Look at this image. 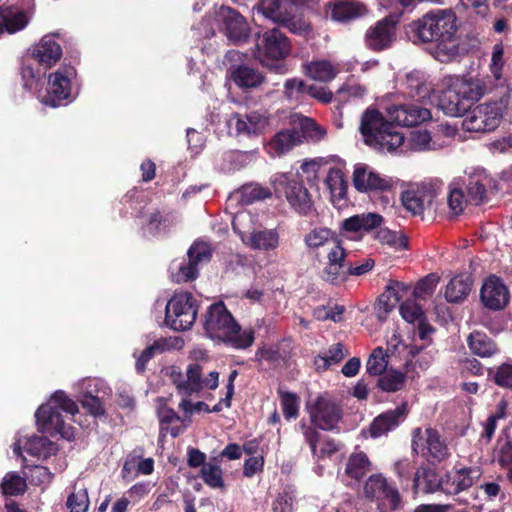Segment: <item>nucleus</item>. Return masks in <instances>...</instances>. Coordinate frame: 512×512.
<instances>
[{
    "label": "nucleus",
    "mask_w": 512,
    "mask_h": 512,
    "mask_svg": "<svg viewBox=\"0 0 512 512\" xmlns=\"http://www.w3.org/2000/svg\"><path fill=\"white\" fill-rule=\"evenodd\" d=\"M376 239L396 250H403L408 246V239L404 234L391 231L387 228L379 229L376 232Z\"/></svg>",
    "instance_id": "nucleus-49"
},
{
    "label": "nucleus",
    "mask_w": 512,
    "mask_h": 512,
    "mask_svg": "<svg viewBox=\"0 0 512 512\" xmlns=\"http://www.w3.org/2000/svg\"><path fill=\"white\" fill-rule=\"evenodd\" d=\"M206 335L235 349L249 348L255 339L252 327L242 328L223 302L211 304L204 315Z\"/></svg>",
    "instance_id": "nucleus-4"
},
{
    "label": "nucleus",
    "mask_w": 512,
    "mask_h": 512,
    "mask_svg": "<svg viewBox=\"0 0 512 512\" xmlns=\"http://www.w3.org/2000/svg\"><path fill=\"white\" fill-rule=\"evenodd\" d=\"M400 314L402 318L409 323L418 324L426 319L424 311L414 300L403 302L400 305Z\"/></svg>",
    "instance_id": "nucleus-53"
},
{
    "label": "nucleus",
    "mask_w": 512,
    "mask_h": 512,
    "mask_svg": "<svg viewBox=\"0 0 512 512\" xmlns=\"http://www.w3.org/2000/svg\"><path fill=\"white\" fill-rule=\"evenodd\" d=\"M403 93L419 102L426 99L431 101L432 86L427 81V77L420 71H412L406 75L403 83Z\"/></svg>",
    "instance_id": "nucleus-28"
},
{
    "label": "nucleus",
    "mask_w": 512,
    "mask_h": 512,
    "mask_svg": "<svg viewBox=\"0 0 512 512\" xmlns=\"http://www.w3.org/2000/svg\"><path fill=\"white\" fill-rule=\"evenodd\" d=\"M370 470L371 462L367 455L364 452H355L350 455L345 472L350 478L358 482Z\"/></svg>",
    "instance_id": "nucleus-40"
},
{
    "label": "nucleus",
    "mask_w": 512,
    "mask_h": 512,
    "mask_svg": "<svg viewBox=\"0 0 512 512\" xmlns=\"http://www.w3.org/2000/svg\"><path fill=\"white\" fill-rule=\"evenodd\" d=\"M482 470L478 466H455L451 472L444 477L443 492L456 495L470 488L480 479Z\"/></svg>",
    "instance_id": "nucleus-20"
},
{
    "label": "nucleus",
    "mask_w": 512,
    "mask_h": 512,
    "mask_svg": "<svg viewBox=\"0 0 512 512\" xmlns=\"http://www.w3.org/2000/svg\"><path fill=\"white\" fill-rule=\"evenodd\" d=\"M439 278L435 274H429L421 279L415 286L413 294L416 298H424L435 290Z\"/></svg>",
    "instance_id": "nucleus-58"
},
{
    "label": "nucleus",
    "mask_w": 512,
    "mask_h": 512,
    "mask_svg": "<svg viewBox=\"0 0 512 512\" xmlns=\"http://www.w3.org/2000/svg\"><path fill=\"white\" fill-rule=\"evenodd\" d=\"M397 17L388 16L370 27L365 35L369 48L379 51L390 47L396 38Z\"/></svg>",
    "instance_id": "nucleus-21"
},
{
    "label": "nucleus",
    "mask_w": 512,
    "mask_h": 512,
    "mask_svg": "<svg viewBox=\"0 0 512 512\" xmlns=\"http://www.w3.org/2000/svg\"><path fill=\"white\" fill-rule=\"evenodd\" d=\"M215 19L205 17L196 27L200 37L210 38L215 35L216 27L223 31L227 38L239 44L245 42L249 36V26L245 19L234 9L220 6L215 9Z\"/></svg>",
    "instance_id": "nucleus-9"
},
{
    "label": "nucleus",
    "mask_w": 512,
    "mask_h": 512,
    "mask_svg": "<svg viewBox=\"0 0 512 512\" xmlns=\"http://www.w3.org/2000/svg\"><path fill=\"white\" fill-rule=\"evenodd\" d=\"M61 411L74 416L78 413V406L63 391H56L45 404L37 409L36 424L43 433L52 437L60 435L62 438L71 440L74 438V430L65 423Z\"/></svg>",
    "instance_id": "nucleus-6"
},
{
    "label": "nucleus",
    "mask_w": 512,
    "mask_h": 512,
    "mask_svg": "<svg viewBox=\"0 0 512 512\" xmlns=\"http://www.w3.org/2000/svg\"><path fill=\"white\" fill-rule=\"evenodd\" d=\"M388 366V354L382 347L375 348L370 354L367 363L366 371L373 376L382 375Z\"/></svg>",
    "instance_id": "nucleus-45"
},
{
    "label": "nucleus",
    "mask_w": 512,
    "mask_h": 512,
    "mask_svg": "<svg viewBox=\"0 0 512 512\" xmlns=\"http://www.w3.org/2000/svg\"><path fill=\"white\" fill-rule=\"evenodd\" d=\"M444 477H440L433 469L420 467L413 479V489L416 493H432L443 491Z\"/></svg>",
    "instance_id": "nucleus-32"
},
{
    "label": "nucleus",
    "mask_w": 512,
    "mask_h": 512,
    "mask_svg": "<svg viewBox=\"0 0 512 512\" xmlns=\"http://www.w3.org/2000/svg\"><path fill=\"white\" fill-rule=\"evenodd\" d=\"M282 26L288 28L291 32L299 35H307L311 31L310 24L303 18L297 16V12L289 15V20L283 22Z\"/></svg>",
    "instance_id": "nucleus-60"
},
{
    "label": "nucleus",
    "mask_w": 512,
    "mask_h": 512,
    "mask_svg": "<svg viewBox=\"0 0 512 512\" xmlns=\"http://www.w3.org/2000/svg\"><path fill=\"white\" fill-rule=\"evenodd\" d=\"M331 18L338 22H348L366 13L365 7L352 0L335 2L329 6Z\"/></svg>",
    "instance_id": "nucleus-34"
},
{
    "label": "nucleus",
    "mask_w": 512,
    "mask_h": 512,
    "mask_svg": "<svg viewBox=\"0 0 512 512\" xmlns=\"http://www.w3.org/2000/svg\"><path fill=\"white\" fill-rule=\"evenodd\" d=\"M291 121L295 126L300 128L301 139L307 138L313 141H318L322 139L326 133L325 129L319 126L311 118L294 114L291 116Z\"/></svg>",
    "instance_id": "nucleus-38"
},
{
    "label": "nucleus",
    "mask_w": 512,
    "mask_h": 512,
    "mask_svg": "<svg viewBox=\"0 0 512 512\" xmlns=\"http://www.w3.org/2000/svg\"><path fill=\"white\" fill-rule=\"evenodd\" d=\"M412 450L420 454L430 464L437 465L450 457V451L445 439L432 428H416L412 434Z\"/></svg>",
    "instance_id": "nucleus-14"
},
{
    "label": "nucleus",
    "mask_w": 512,
    "mask_h": 512,
    "mask_svg": "<svg viewBox=\"0 0 512 512\" xmlns=\"http://www.w3.org/2000/svg\"><path fill=\"white\" fill-rule=\"evenodd\" d=\"M233 230L239 233L242 241L253 250L270 252L279 247L280 237L277 229H255L248 235H245L238 231L234 220Z\"/></svg>",
    "instance_id": "nucleus-25"
},
{
    "label": "nucleus",
    "mask_w": 512,
    "mask_h": 512,
    "mask_svg": "<svg viewBox=\"0 0 512 512\" xmlns=\"http://www.w3.org/2000/svg\"><path fill=\"white\" fill-rule=\"evenodd\" d=\"M281 406L287 420L296 419L299 415V397L291 392H280Z\"/></svg>",
    "instance_id": "nucleus-52"
},
{
    "label": "nucleus",
    "mask_w": 512,
    "mask_h": 512,
    "mask_svg": "<svg viewBox=\"0 0 512 512\" xmlns=\"http://www.w3.org/2000/svg\"><path fill=\"white\" fill-rule=\"evenodd\" d=\"M198 305L189 292L175 293L165 308V324L175 331L189 330L197 317Z\"/></svg>",
    "instance_id": "nucleus-13"
},
{
    "label": "nucleus",
    "mask_w": 512,
    "mask_h": 512,
    "mask_svg": "<svg viewBox=\"0 0 512 512\" xmlns=\"http://www.w3.org/2000/svg\"><path fill=\"white\" fill-rule=\"evenodd\" d=\"M62 56V48L55 40V35L49 34L43 36L40 41L33 46L31 50V58L23 61L32 63L37 62L44 69H48L55 65Z\"/></svg>",
    "instance_id": "nucleus-22"
},
{
    "label": "nucleus",
    "mask_w": 512,
    "mask_h": 512,
    "mask_svg": "<svg viewBox=\"0 0 512 512\" xmlns=\"http://www.w3.org/2000/svg\"><path fill=\"white\" fill-rule=\"evenodd\" d=\"M227 124L230 131H234L236 135L255 136L265 131L269 125V118L259 111L236 113L229 118Z\"/></svg>",
    "instance_id": "nucleus-19"
},
{
    "label": "nucleus",
    "mask_w": 512,
    "mask_h": 512,
    "mask_svg": "<svg viewBox=\"0 0 512 512\" xmlns=\"http://www.w3.org/2000/svg\"><path fill=\"white\" fill-rule=\"evenodd\" d=\"M69 512H87L89 508L88 492L85 488L72 492L66 502Z\"/></svg>",
    "instance_id": "nucleus-51"
},
{
    "label": "nucleus",
    "mask_w": 512,
    "mask_h": 512,
    "mask_svg": "<svg viewBox=\"0 0 512 512\" xmlns=\"http://www.w3.org/2000/svg\"><path fill=\"white\" fill-rule=\"evenodd\" d=\"M79 401L82 404V407L86 409L93 416H101L104 414L105 410L103 404L100 400L99 394L90 395L83 394L79 395Z\"/></svg>",
    "instance_id": "nucleus-59"
},
{
    "label": "nucleus",
    "mask_w": 512,
    "mask_h": 512,
    "mask_svg": "<svg viewBox=\"0 0 512 512\" xmlns=\"http://www.w3.org/2000/svg\"><path fill=\"white\" fill-rule=\"evenodd\" d=\"M433 200V191L425 187L408 189L402 194L404 207L413 215H421L432 204Z\"/></svg>",
    "instance_id": "nucleus-29"
},
{
    "label": "nucleus",
    "mask_w": 512,
    "mask_h": 512,
    "mask_svg": "<svg viewBox=\"0 0 512 512\" xmlns=\"http://www.w3.org/2000/svg\"><path fill=\"white\" fill-rule=\"evenodd\" d=\"M299 427L305 442L311 449L313 457L317 460L331 457L339 450V445L331 438L326 437L320 441L321 435L312 425L301 422Z\"/></svg>",
    "instance_id": "nucleus-23"
},
{
    "label": "nucleus",
    "mask_w": 512,
    "mask_h": 512,
    "mask_svg": "<svg viewBox=\"0 0 512 512\" xmlns=\"http://www.w3.org/2000/svg\"><path fill=\"white\" fill-rule=\"evenodd\" d=\"M53 474L47 467L35 465L29 469L28 478L35 485H48L52 480Z\"/></svg>",
    "instance_id": "nucleus-61"
},
{
    "label": "nucleus",
    "mask_w": 512,
    "mask_h": 512,
    "mask_svg": "<svg viewBox=\"0 0 512 512\" xmlns=\"http://www.w3.org/2000/svg\"><path fill=\"white\" fill-rule=\"evenodd\" d=\"M210 258L209 244L203 241L194 242L187 251V258L175 259L170 263L171 280L177 284L195 280L199 275L200 266L208 263Z\"/></svg>",
    "instance_id": "nucleus-11"
},
{
    "label": "nucleus",
    "mask_w": 512,
    "mask_h": 512,
    "mask_svg": "<svg viewBox=\"0 0 512 512\" xmlns=\"http://www.w3.org/2000/svg\"><path fill=\"white\" fill-rule=\"evenodd\" d=\"M434 42L435 44L431 53L438 61L447 63L458 56V44L455 35L450 39H440Z\"/></svg>",
    "instance_id": "nucleus-42"
},
{
    "label": "nucleus",
    "mask_w": 512,
    "mask_h": 512,
    "mask_svg": "<svg viewBox=\"0 0 512 512\" xmlns=\"http://www.w3.org/2000/svg\"><path fill=\"white\" fill-rule=\"evenodd\" d=\"M303 241L322 265L320 278L323 281L338 285L345 280L347 252L335 231L328 227H314L304 235Z\"/></svg>",
    "instance_id": "nucleus-2"
},
{
    "label": "nucleus",
    "mask_w": 512,
    "mask_h": 512,
    "mask_svg": "<svg viewBox=\"0 0 512 512\" xmlns=\"http://www.w3.org/2000/svg\"><path fill=\"white\" fill-rule=\"evenodd\" d=\"M308 86L303 80L292 78L286 80L284 84L285 96L289 99H298L301 95L307 94Z\"/></svg>",
    "instance_id": "nucleus-62"
},
{
    "label": "nucleus",
    "mask_w": 512,
    "mask_h": 512,
    "mask_svg": "<svg viewBox=\"0 0 512 512\" xmlns=\"http://www.w3.org/2000/svg\"><path fill=\"white\" fill-rule=\"evenodd\" d=\"M471 352L480 357H490L496 352L493 341L484 333L474 332L468 337Z\"/></svg>",
    "instance_id": "nucleus-41"
},
{
    "label": "nucleus",
    "mask_w": 512,
    "mask_h": 512,
    "mask_svg": "<svg viewBox=\"0 0 512 512\" xmlns=\"http://www.w3.org/2000/svg\"><path fill=\"white\" fill-rule=\"evenodd\" d=\"M409 29L423 42L450 39L457 30L456 16L451 10H437L412 22Z\"/></svg>",
    "instance_id": "nucleus-10"
},
{
    "label": "nucleus",
    "mask_w": 512,
    "mask_h": 512,
    "mask_svg": "<svg viewBox=\"0 0 512 512\" xmlns=\"http://www.w3.org/2000/svg\"><path fill=\"white\" fill-rule=\"evenodd\" d=\"M2 491L6 495H19L26 490V481L14 472L6 474L1 483Z\"/></svg>",
    "instance_id": "nucleus-50"
},
{
    "label": "nucleus",
    "mask_w": 512,
    "mask_h": 512,
    "mask_svg": "<svg viewBox=\"0 0 512 512\" xmlns=\"http://www.w3.org/2000/svg\"><path fill=\"white\" fill-rule=\"evenodd\" d=\"M75 69L71 66L60 67L48 78V88L42 94L40 82L44 73L35 69L33 63L25 62L21 67L24 88L37 93L39 100L51 107H58L71 95V80L75 77Z\"/></svg>",
    "instance_id": "nucleus-5"
},
{
    "label": "nucleus",
    "mask_w": 512,
    "mask_h": 512,
    "mask_svg": "<svg viewBox=\"0 0 512 512\" xmlns=\"http://www.w3.org/2000/svg\"><path fill=\"white\" fill-rule=\"evenodd\" d=\"M252 152L228 151L222 155L221 169L225 172L240 169L252 160Z\"/></svg>",
    "instance_id": "nucleus-44"
},
{
    "label": "nucleus",
    "mask_w": 512,
    "mask_h": 512,
    "mask_svg": "<svg viewBox=\"0 0 512 512\" xmlns=\"http://www.w3.org/2000/svg\"><path fill=\"white\" fill-rule=\"evenodd\" d=\"M488 92L485 80L474 77H449L439 95L431 98V103L451 117L462 116L472 104Z\"/></svg>",
    "instance_id": "nucleus-3"
},
{
    "label": "nucleus",
    "mask_w": 512,
    "mask_h": 512,
    "mask_svg": "<svg viewBox=\"0 0 512 512\" xmlns=\"http://www.w3.org/2000/svg\"><path fill=\"white\" fill-rule=\"evenodd\" d=\"M23 448L28 454L39 458H46L55 450L54 444L43 436H32L26 439Z\"/></svg>",
    "instance_id": "nucleus-43"
},
{
    "label": "nucleus",
    "mask_w": 512,
    "mask_h": 512,
    "mask_svg": "<svg viewBox=\"0 0 512 512\" xmlns=\"http://www.w3.org/2000/svg\"><path fill=\"white\" fill-rule=\"evenodd\" d=\"M171 221L168 215H162L158 211H154L147 216V232L150 235H156L164 231Z\"/></svg>",
    "instance_id": "nucleus-56"
},
{
    "label": "nucleus",
    "mask_w": 512,
    "mask_h": 512,
    "mask_svg": "<svg viewBox=\"0 0 512 512\" xmlns=\"http://www.w3.org/2000/svg\"><path fill=\"white\" fill-rule=\"evenodd\" d=\"M493 184V179L484 169H476L468 175L465 184L469 200L476 205L482 203L486 197L487 190Z\"/></svg>",
    "instance_id": "nucleus-27"
},
{
    "label": "nucleus",
    "mask_w": 512,
    "mask_h": 512,
    "mask_svg": "<svg viewBox=\"0 0 512 512\" xmlns=\"http://www.w3.org/2000/svg\"><path fill=\"white\" fill-rule=\"evenodd\" d=\"M359 217V226L361 231H370L379 227L383 222V217L377 213L357 214Z\"/></svg>",
    "instance_id": "nucleus-64"
},
{
    "label": "nucleus",
    "mask_w": 512,
    "mask_h": 512,
    "mask_svg": "<svg viewBox=\"0 0 512 512\" xmlns=\"http://www.w3.org/2000/svg\"><path fill=\"white\" fill-rule=\"evenodd\" d=\"M275 192L284 196L299 214L307 215L312 209V200L303 183L293 174H279L273 180Z\"/></svg>",
    "instance_id": "nucleus-15"
},
{
    "label": "nucleus",
    "mask_w": 512,
    "mask_h": 512,
    "mask_svg": "<svg viewBox=\"0 0 512 512\" xmlns=\"http://www.w3.org/2000/svg\"><path fill=\"white\" fill-rule=\"evenodd\" d=\"M352 181L359 192L386 191L392 187L390 178L381 175L365 163H356L353 169Z\"/></svg>",
    "instance_id": "nucleus-18"
},
{
    "label": "nucleus",
    "mask_w": 512,
    "mask_h": 512,
    "mask_svg": "<svg viewBox=\"0 0 512 512\" xmlns=\"http://www.w3.org/2000/svg\"><path fill=\"white\" fill-rule=\"evenodd\" d=\"M231 78L241 88H256L264 81L260 71L247 65L231 68Z\"/></svg>",
    "instance_id": "nucleus-36"
},
{
    "label": "nucleus",
    "mask_w": 512,
    "mask_h": 512,
    "mask_svg": "<svg viewBox=\"0 0 512 512\" xmlns=\"http://www.w3.org/2000/svg\"><path fill=\"white\" fill-rule=\"evenodd\" d=\"M257 10L265 18L282 25L289 20V15L295 12V6L287 0H261Z\"/></svg>",
    "instance_id": "nucleus-30"
},
{
    "label": "nucleus",
    "mask_w": 512,
    "mask_h": 512,
    "mask_svg": "<svg viewBox=\"0 0 512 512\" xmlns=\"http://www.w3.org/2000/svg\"><path fill=\"white\" fill-rule=\"evenodd\" d=\"M405 379L402 372L389 370L380 376L377 386L384 392H396L403 387Z\"/></svg>",
    "instance_id": "nucleus-46"
},
{
    "label": "nucleus",
    "mask_w": 512,
    "mask_h": 512,
    "mask_svg": "<svg viewBox=\"0 0 512 512\" xmlns=\"http://www.w3.org/2000/svg\"><path fill=\"white\" fill-rule=\"evenodd\" d=\"M304 73L319 82L332 81L339 73V68L328 60H314L304 65Z\"/></svg>",
    "instance_id": "nucleus-35"
},
{
    "label": "nucleus",
    "mask_w": 512,
    "mask_h": 512,
    "mask_svg": "<svg viewBox=\"0 0 512 512\" xmlns=\"http://www.w3.org/2000/svg\"><path fill=\"white\" fill-rule=\"evenodd\" d=\"M480 297L488 309L501 310L509 301V291L498 277L490 276L482 285Z\"/></svg>",
    "instance_id": "nucleus-24"
},
{
    "label": "nucleus",
    "mask_w": 512,
    "mask_h": 512,
    "mask_svg": "<svg viewBox=\"0 0 512 512\" xmlns=\"http://www.w3.org/2000/svg\"><path fill=\"white\" fill-rule=\"evenodd\" d=\"M183 344L184 341L180 337H162L156 339L151 345H148V347L155 356L172 349H181Z\"/></svg>",
    "instance_id": "nucleus-55"
},
{
    "label": "nucleus",
    "mask_w": 512,
    "mask_h": 512,
    "mask_svg": "<svg viewBox=\"0 0 512 512\" xmlns=\"http://www.w3.org/2000/svg\"><path fill=\"white\" fill-rule=\"evenodd\" d=\"M389 120L375 109H367L360 123L364 143L382 153H394L404 143L403 134L393 126H414L431 118L427 108L417 104L392 106L388 109Z\"/></svg>",
    "instance_id": "nucleus-1"
},
{
    "label": "nucleus",
    "mask_w": 512,
    "mask_h": 512,
    "mask_svg": "<svg viewBox=\"0 0 512 512\" xmlns=\"http://www.w3.org/2000/svg\"><path fill=\"white\" fill-rule=\"evenodd\" d=\"M301 143V135L300 132L293 129H287L278 132L268 143L267 150L273 155H281L289 150H291L294 146Z\"/></svg>",
    "instance_id": "nucleus-33"
},
{
    "label": "nucleus",
    "mask_w": 512,
    "mask_h": 512,
    "mask_svg": "<svg viewBox=\"0 0 512 512\" xmlns=\"http://www.w3.org/2000/svg\"><path fill=\"white\" fill-rule=\"evenodd\" d=\"M471 285L472 283L468 277H454L446 287L445 298L451 303L462 302L468 296L471 290Z\"/></svg>",
    "instance_id": "nucleus-39"
},
{
    "label": "nucleus",
    "mask_w": 512,
    "mask_h": 512,
    "mask_svg": "<svg viewBox=\"0 0 512 512\" xmlns=\"http://www.w3.org/2000/svg\"><path fill=\"white\" fill-rule=\"evenodd\" d=\"M242 200L246 204L253 203L255 201L264 200L271 196L269 188L263 187L259 184H249L242 188Z\"/></svg>",
    "instance_id": "nucleus-54"
},
{
    "label": "nucleus",
    "mask_w": 512,
    "mask_h": 512,
    "mask_svg": "<svg viewBox=\"0 0 512 512\" xmlns=\"http://www.w3.org/2000/svg\"><path fill=\"white\" fill-rule=\"evenodd\" d=\"M325 183L330 191L331 200L334 203L346 197L347 185L340 168L330 167Z\"/></svg>",
    "instance_id": "nucleus-37"
},
{
    "label": "nucleus",
    "mask_w": 512,
    "mask_h": 512,
    "mask_svg": "<svg viewBox=\"0 0 512 512\" xmlns=\"http://www.w3.org/2000/svg\"><path fill=\"white\" fill-rule=\"evenodd\" d=\"M407 414V404L402 403L395 409L388 410L377 416L370 425L371 437L377 438L395 429Z\"/></svg>",
    "instance_id": "nucleus-26"
},
{
    "label": "nucleus",
    "mask_w": 512,
    "mask_h": 512,
    "mask_svg": "<svg viewBox=\"0 0 512 512\" xmlns=\"http://www.w3.org/2000/svg\"><path fill=\"white\" fill-rule=\"evenodd\" d=\"M312 427L323 431H335L342 419L341 406L327 395L318 396L306 404Z\"/></svg>",
    "instance_id": "nucleus-16"
},
{
    "label": "nucleus",
    "mask_w": 512,
    "mask_h": 512,
    "mask_svg": "<svg viewBox=\"0 0 512 512\" xmlns=\"http://www.w3.org/2000/svg\"><path fill=\"white\" fill-rule=\"evenodd\" d=\"M201 477L206 485L211 488H223V471L221 467L212 462H208L201 468Z\"/></svg>",
    "instance_id": "nucleus-48"
},
{
    "label": "nucleus",
    "mask_w": 512,
    "mask_h": 512,
    "mask_svg": "<svg viewBox=\"0 0 512 512\" xmlns=\"http://www.w3.org/2000/svg\"><path fill=\"white\" fill-rule=\"evenodd\" d=\"M512 94L508 85L501 86V97L479 104L468 112L462 126L469 132H490L501 123Z\"/></svg>",
    "instance_id": "nucleus-8"
},
{
    "label": "nucleus",
    "mask_w": 512,
    "mask_h": 512,
    "mask_svg": "<svg viewBox=\"0 0 512 512\" xmlns=\"http://www.w3.org/2000/svg\"><path fill=\"white\" fill-rule=\"evenodd\" d=\"M493 378L497 385L512 388V364L504 363L499 366Z\"/></svg>",
    "instance_id": "nucleus-63"
},
{
    "label": "nucleus",
    "mask_w": 512,
    "mask_h": 512,
    "mask_svg": "<svg viewBox=\"0 0 512 512\" xmlns=\"http://www.w3.org/2000/svg\"><path fill=\"white\" fill-rule=\"evenodd\" d=\"M28 17L22 10L9 6L0 7V38L4 34H14L28 24Z\"/></svg>",
    "instance_id": "nucleus-31"
},
{
    "label": "nucleus",
    "mask_w": 512,
    "mask_h": 512,
    "mask_svg": "<svg viewBox=\"0 0 512 512\" xmlns=\"http://www.w3.org/2000/svg\"><path fill=\"white\" fill-rule=\"evenodd\" d=\"M365 495L379 502L383 509L396 510L401 505V499L397 488L388 484L380 474L369 477L364 486Z\"/></svg>",
    "instance_id": "nucleus-17"
},
{
    "label": "nucleus",
    "mask_w": 512,
    "mask_h": 512,
    "mask_svg": "<svg viewBox=\"0 0 512 512\" xmlns=\"http://www.w3.org/2000/svg\"><path fill=\"white\" fill-rule=\"evenodd\" d=\"M409 145L415 151L434 150L439 148L427 130H415L409 137Z\"/></svg>",
    "instance_id": "nucleus-47"
},
{
    "label": "nucleus",
    "mask_w": 512,
    "mask_h": 512,
    "mask_svg": "<svg viewBox=\"0 0 512 512\" xmlns=\"http://www.w3.org/2000/svg\"><path fill=\"white\" fill-rule=\"evenodd\" d=\"M79 395L83 394H90V395H96V394H106L107 393V387L105 383L96 378H87L82 379L79 383Z\"/></svg>",
    "instance_id": "nucleus-57"
},
{
    "label": "nucleus",
    "mask_w": 512,
    "mask_h": 512,
    "mask_svg": "<svg viewBox=\"0 0 512 512\" xmlns=\"http://www.w3.org/2000/svg\"><path fill=\"white\" fill-rule=\"evenodd\" d=\"M290 51L289 39L279 29L273 28L257 36L253 56L262 66L273 72L284 74L287 72L284 59Z\"/></svg>",
    "instance_id": "nucleus-7"
},
{
    "label": "nucleus",
    "mask_w": 512,
    "mask_h": 512,
    "mask_svg": "<svg viewBox=\"0 0 512 512\" xmlns=\"http://www.w3.org/2000/svg\"><path fill=\"white\" fill-rule=\"evenodd\" d=\"M170 380L183 397L198 394L203 390H214L219 384V373L211 371L206 377L202 376V367L199 364H189L186 373L183 374L178 368L171 367Z\"/></svg>",
    "instance_id": "nucleus-12"
}]
</instances>
